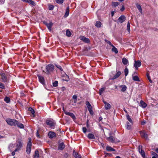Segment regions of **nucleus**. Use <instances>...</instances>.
Masks as SVG:
<instances>
[{
	"mask_svg": "<svg viewBox=\"0 0 158 158\" xmlns=\"http://www.w3.org/2000/svg\"><path fill=\"white\" fill-rule=\"evenodd\" d=\"M48 136L50 139H53V138L56 137V134L54 132L50 131L48 132Z\"/></svg>",
	"mask_w": 158,
	"mask_h": 158,
	"instance_id": "nucleus-13",
	"label": "nucleus"
},
{
	"mask_svg": "<svg viewBox=\"0 0 158 158\" xmlns=\"http://www.w3.org/2000/svg\"><path fill=\"white\" fill-rule=\"evenodd\" d=\"M44 23L45 24V25L47 26L48 29L50 31H51V29L52 26L53 25V23L52 22H50L49 23H48L46 22H44Z\"/></svg>",
	"mask_w": 158,
	"mask_h": 158,
	"instance_id": "nucleus-17",
	"label": "nucleus"
},
{
	"mask_svg": "<svg viewBox=\"0 0 158 158\" xmlns=\"http://www.w3.org/2000/svg\"><path fill=\"white\" fill-rule=\"evenodd\" d=\"M18 123L16 124V126L20 128H23L24 127V126L23 124L21 123H19V122L17 121Z\"/></svg>",
	"mask_w": 158,
	"mask_h": 158,
	"instance_id": "nucleus-29",
	"label": "nucleus"
},
{
	"mask_svg": "<svg viewBox=\"0 0 158 158\" xmlns=\"http://www.w3.org/2000/svg\"><path fill=\"white\" fill-rule=\"evenodd\" d=\"M105 89L106 88L105 87L102 88L100 89L99 91V94L101 95Z\"/></svg>",
	"mask_w": 158,
	"mask_h": 158,
	"instance_id": "nucleus-34",
	"label": "nucleus"
},
{
	"mask_svg": "<svg viewBox=\"0 0 158 158\" xmlns=\"http://www.w3.org/2000/svg\"><path fill=\"white\" fill-rule=\"evenodd\" d=\"M54 66L52 64H49L46 67V69L47 72L46 74H49L52 72L54 70Z\"/></svg>",
	"mask_w": 158,
	"mask_h": 158,
	"instance_id": "nucleus-2",
	"label": "nucleus"
},
{
	"mask_svg": "<svg viewBox=\"0 0 158 158\" xmlns=\"http://www.w3.org/2000/svg\"><path fill=\"white\" fill-rule=\"evenodd\" d=\"M119 87L122 88V89H121V91L123 92H124L127 89V86L125 85H120Z\"/></svg>",
	"mask_w": 158,
	"mask_h": 158,
	"instance_id": "nucleus-25",
	"label": "nucleus"
},
{
	"mask_svg": "<svg viewBox=\"0 0 158 158\" xmlns=\"http://www.w3.org/2000/svg\"><path fill=\"white\" fill-rule=\"evenodd\" d=\"M82 130L84 133H85L87 131V129L85 127H83Z\"/></svg>",
	"mask_w": 158,
	"mask_h": 158,
	"instance_id": "nucleus-52",
	"label": "nucleus"
},
{
	"mask_svg": "<svg viewBox=\"0 0 158 158\" xmlns=\"http://www.w3.org/2000/svg\"><path fill=\"white\" fill-rule=\"evenodd\" d=\"M17 151H15V150L12 152V153H11L12 155V156H14L15 154V152Z\"/></svg>",
	"mask_w": 158,
	"mask_h": 158,
	"instance_id": "nucleus-58",
	"label": "nucleus"
},
{
	"mask_svg": "<svg viewBox=\"0 0 158 158\" xmlns=\"http://www.w3.org/2000/svg\"><path fill=\"white\" fill-rule=\"evenodd\" d=\"M80 39L85 42L88 43L90 42V40L89 39L86 38L83 36H81Z\"/></svg>",
	"mask_w": 158,
	"mask_h": 158,
	"instance_id": "nucleus-10",
	"label": "nucleus"
},
{
	"mask_svg": "<svg viewBox=\"0 0 158 158\" xmlns=\"http://www.w3.org/2000/svg\"><path fill=\"white\" fill-rule=\"evenodd\" d=\"M155 151L156 152H157V153H158V148H156L155 149Z\"/></svg>",
	"mask_w": 158,
	"mask_h": 158,
	"instance_id": "nucleus-63",
	"label": "nucleus"
},
{
	"mask_svg": "<svg viewBox=\"0 0 158 158\" xmlns=\"http://www.w3.org/2000/svg\"><path fill=\"white\" fill-rule=\"evenodd\" d=\"M28 110H29V111H30L31 112V113L33 114V117H35V115L34 114L35 111L34 110V109H32L31 107H30L28 108Z\"/></svg>",
	"mask_w": 158,
	"mask_h": 158,
	"instance_id": "nucleus-32",
	"label": "nucleus"
},
{
	"mask_svg": "<svg viewBox=\"0 0 158 158\" xmlns=\"http://www.w3.org/2000/svg\"><path fill=\"white\" fill-rule=\"evenodd\" d=\"M125 17L123 15H122L118 18L117 21L119 22L120 23H122L125 21Z\"/></svg>",
	"mask_w": 158,
	"mask_h": 158,
	"instance_id": "nucleus-12",
	"label": "nucleus"
},
{
	"mask_svg": "<svg viewBox=\"0 0 158 158\" xmlns=\"http://www.w3.org/2000/svg\"><path fill=\"white\" fill-rule=\"evenodd\" d=\"M114 11H112L111 12V16L112 17L114 15Z\"/></svg>",
	"mask_w": 158,
	"mask_h": 158,
	"instance_id": "nucleus-60",
	"label": "nucleus"
},
{
	"mask_svg": "<svg viewBox=\"0 0 158 158\" xmlns=\"http://www.w3.org/2000/svg\"><path fill=\"white\" fill-rule=\"evenodd\" d=\"M127 30L129 33L130 32V24L129 22H128L127 26Z\"/></svg>",
	"mask_w": 158,
	"mask_h": 158,
	"instance_id": "nucleus-45",
	"label": "nucleus"
},
{
	"mask_svg": "<svg viewBox=\"0 0 158 158\" xmlns=\"http://www.w3.org/2000/svg\"><path fill=\"white\" fill-rule=\"evenodd\" d=\"M131 125L128 122L127 123V128L128 130H130L131 129Z\"/></svg>",
	"mask_w": 158,
	"mask_h": 158,
	"instance_id": "nucleus-39",
	"label": "nucleus"
},
{
	"mask_svg": "<svg viewBox=\"0 0 158 158\" xmlns=\"http://www.w3.org/2000/svg\"><path fill=\"white\" fill-rule=\"evenodd\" d=\"M121 74V72L120 71H118L117 72L116 74L114 76V77L110 78L109 80H114L118 78L120 75Z\"/></svg>",
	"mask_w": 158,
	"mask_h": 158,
	"instance_id": "nucleus-18",
	"label": "nucleus"
},
{
	"mask_svg": "<svg viewBox=\"0 0 158 158\" xmlns=\"http://www.w3.org/2000/svg\"><path fill=\"white\" fill-rule=\"evenodd\" d=\"M72 98L74 99L77 100V96L76 95H74L73 96Z\"/></svg>",
	"mask_w": 158,
	"mask_h": 158,
	"instance_id": "nucleus-56",
	"label": "nucleus"
},
{
	"mask_svg": "<svg viewBox=\"0 0 158 158\" xmlns=\"http://www.w3.org/2000/svg\"><path fill=\"white\" fill-rule=\"evenodd\" d=\"M1 75L2 77V81L6 82L8 81V78L4 73H2L1 74Z\"/></svg>",
	"mask_w": 158,
	"mask_h": 158,
	"instance_id": "nucleus-15",
	"label": "nucleus"
},
{
	"mask_svg": "<svg viewBox=\"0 0 158 158\" xmlns=\"http://www.w3.org/2000/svg\"><path fill=\"white\" fill-rule=\"evenodd\" d=\"M151 154L152 155L154 156H156L157 154L156 153L153 151L151 152Z\"/></svg>",
	"mask_w": 158,
	"mask_h": 158,
	"instance_id": "nucleus-53",
	"label": "nucleus"
},
{
	"mask_svg": "<svg viewBox=\"0 0 158 158\" xmlns=\"http://www.w3.org/2000/svg\"><path fill=\"white\" fill-rule=\"evenodd\" d=\"M5 87L4 85L2 83L0 82V88L2 89H4Z\"/></svg>",
	"mask_w": 158,
	"mask_h": 158,
	"instance_id": "nucleus-51",
	"label": "nucleus"
},
{
	"mask_svg": "<svg viewBox=\"0 0 158 158\" xmlns=\"http://www.w3.org/2000/svg\"><path fill=\"white\" fill-rule=\"evenodd\" d=\"M63 110L64 111V113L65 114L70 116L73 120H75L76 119V118L73 113L68 112L67 111H65L64 110V108H63Z\"/></svg>",
	"mask_w": 158,
	"mask_h": 158,
	"instance_id": "nucleus-6",
	"label": "nucleus"
},
{
	"mask_svg": "<svg viewBox=\"0 0 158 158\" xmlns=\"http://www.w3.org/2000/svg\"><path fill=\"white\" fill-rule=\"evenodd\" d=\"M104 153L106 155H107L109 156H111L112 155V154L110 153H106L105 152H104Z\"/></svg>",
	"mask_w": 158,
	"mask_h": 158,
	"instance_id": "nucleus-57",
	"label": "nucleus"
},
{
	"mask_svg": "<svg viewBox=\"0 0 158 158\" xmlns=\"http://www.w3.org/2000/svg\"><path fill=\"white\" fill-rule=\"evenodd\" d=\"M147 78H148V80H149V81L150 82L152 83V80L151 79V78H150V77L149 74L148 73H147Z\"/></svg>",
	"mask_w": 158,
	"mask_h": 158,
	"instance_id": "nucleus-49",
	"label": "nucleus"
},
{
	"mask_svg": "<svg viewBox=\"0 0 158 158\" xmlns=\"http://www.w3.org/2000/svg\"><path fill=\"white\" fill-rule=\"evenodd\" d=\"M122 61L123 64L125 65L128 63V60L125 58H123L122 59Z\"/></svg>",
	"mask_w": 158,
	"mask_h": 158,
	"instance_id": "nucleus-33",
	"label": "nucleus"
},
{
	"mask_svg": "<svg viewBox=\"0 0 158 158\" xmlns=\"http://www.w3.org/2000/svg\"><path fill=\"white\" fill-rule=\"evenodd\" d=\"M124 72L125 76H127L128 73V69L127 68H126L124 69Z\"/></svg>",
	"mask_w": 158,
	"mask_h": 158,
	"instance_id": "nucleus-40",
	"label": "nucleus"
},
{
	"mask_svg": "<svg viewBox=\"0 0 158 158\" xmlns=\"http://www.w3.org/2000/svg\"><path fill=\"white\" fill-rule=\"evenodd\" d=\"M73 156L76 158H81V156L78 153L75 152V150H74L73 153Z\"/></svg>",
	"mask_w": 158,
	"mask_h": 158,
	"instance_id": "nucleus-20",
	"label": "nucleus"
},
{
	"mask_svg": "<svg viewBox=\"0 0 158 158\" xmlns=\"http://www.w3.org/2000/svg\"><path fill=\"white\" fill-rule=\"evenodd\" d=\"M32 143L31 140H29L27 143L26 148V152L28 154H30L31 152Z\"/></svg>",
	"mask_w": 158,
	"mask_h": 158,
	"instance_id": "nucleus-4",
	"label": "nucleus"
},
{
	"mask_svg": "<svg viewBox=\"0 0 158 158\" xmlns=\"http://www.w3.org/2000/svg\"><path fill=\"white\" fill-rule=\"evenodd\" d=\"M37 76L38 78L39 81L43 85H44L45 81L44 77L40 74H37Z\"/></svg>",
	"mask_w": 158,
	"mask_h": 158,
	"instance_id": "nucleus-5",
	"label": "nucleus"
},
{
	"mask_svg": "<svg viewBox=\"0 0 158 158\" xmlns=\"http://www.w3.org/2000/svg\"><path fill=\"white\" fill-rule=\"evenodd\" d=\"M46 123L52 128H54L55 125V123L54 122L49 120H47L46 121Z\"/></svg>",
	"mask_w": 158,
	"mask_h": 158,
	"instance_id": "nucleus-7",
	"label": "nucleus"
},
{
	"mask_svg": "<svg viewBox=\"0 0 158 158\" xmlns=\"http://www.w3.org/2000/svg\"><path fill=\"white\" fill-rule=\"evenodd\" d=\"M140 103L141 106L143 108H145L147 106V104L142 100L140 101Z\"/></svg>",
	"mask_w": 158,
	"mask_h": 158,
	"instance_id": "nucleus-30",
	"label": "nucleus"
},
{
	"mask_svg": "<svg viewBox=\"0 0 158 158\" xmlns=\"http://www.w3.org/2000/svg\"><path fill=\"white\" fill-rule=\"evenodd\" d=\"M102 119V117H100L99 118V119H98V120H99V121L100 122V121H101Z\"/></svg>",
	"mask_w": 158,
	"mask_h": 158,
	"instance_id": "nucleus-62",
	"label": "nucleus"
},
{
	"mask_svg": "<svg viewBox=\"0 0 158 158\" xmlns=\"http://www.w3.org/2000/svg\"><path fill=\"white\" fill-rule=\"evenodd\" d=\"M133 80L134 81H140L139 78L137 76H135L133 77Z\"/></svg>",
	"mask_w": 158,
	"mask_h": 158,
	"instance_id": "nucleus-35",
	"label": "nucleus"
},
{
	"mask_svg": "<svg viewBox=\"0 0 158 158\" xmlns=\"http://www.w3.org/2000/svg\"><path fill=\"white\" fill-rule=\"evenodd\" d=\"M36 136H37V137H40V134H39V131H38V130L36 132Z\"/></svg>",
	"mask_w": 158,
	"mask_h": 158,
	"instance_id": "nucleus-59",
	"label": "nucleus"
},
{
	"mask_svg": "<svg viewBox=\"0 0 158 158\" xmlns=\"http://www.w3.org/2000/svg\"><path fill=\"white\" fill-rule=\"evenodd\" d=\"M140 134L142 137L147 139H148V135L144 131H140Z\"/></svg>",
	"mask_w": 158,
	"mask_h": 158,
	"instance_id": "nucleus-9",
	"label": "nucleus"
},
{
	"mask_svg": "<svg viewBox=\"0 0 158 158\" xmlns=\"http://www.w3.org/2000/svg\"><path fill=\"white\" fill-rule=\"evenodd\" d=\"M113 48H112V51L114 52L115 53H117L118 52V51L117 48H116L114 46L112 47Z\"/></svg>",
	"mask_w": 158,
	"mask_h": 158,
	"instance_id": "nucleus-38",
	"label": "nucleus"
},
{
	"mask_svg": "<svg viewBox=\"0 0 158 158\" xmlns=\"http://www.w3.org/2000/svg\"><path fill=\"white\" fill-rule=\"evenodd\" d=\"M15 147V144H10L9 147V148L10 150V151H12V148H14Z\"/></svg>",
	"mask_w": 158,
	"mask_h": 158,
	"instance_id": "nucleus-46",
	"label": "nucleus"
},
{
	"mask_svg": "<svg viewBox=\"0 0 158 158\" xmlns=\"http://www.w3.org/2000/svg\"><path fill=\"white\" fill-rule=\"evenodd\" d=\"M141 123L142 125H144L145 123V122L144 121H143L141 122Z\"/></svg>",
	"mask_w": 158,
	"mask_h": 158,
	"instance_id": "nucleus-64",
	"label": "nucleus"
},
{
	"mask_svg": "<svg viewBox=\"0 0 158 158\" xmlns=\"http://www.w3.org/2000/svg\"><path fill=\"white\" fill-rule=\"evenodd\" d=\"M106 150L108 151H114L115 150L110 146H107Z\"/></svg>",
	"mask_w": 158,
	"mask_h": 158,
	"instance_id": "nucleus-27",
	"label": "nucleus"
},
{
	"mask_svg": "<svg viewBox=\"0 0 158 158\" xmlns=\"http://www.w3.org/2000/svg\"><path fill=\"white\" fill-rule=\"evenodd\" d=\"M22 144L21 142L20 141H19L17 143L16 145V148L15 149V151H18L20 150L21 148L22 147Z\"/></svg>",
	"mask_w": 158,
	"mask_h": 158,
	"instance_id": "nucleus-11",
	"label": "nucleus"
},
{
	"mask_svg": "<svg viewBox=\"0 0 158 158\" xmlns=\"http://www.w3.org/2000/svg\"><path fill=\"white\" fill-rule=\"evenodd\" d=\"M48 9L50 10H52L54 7V6L52 5H48Z\"/></svg>",
	"mask_w": 158,
	"mask_h": 158,
	"instance_id": "nucleus-42",
	"label": "nucleus"
},
{
	"mask_svg": "<svg viewBox=\"0 0 158 158\" xmlns=\"http://www.w3.org/2000/svg\"><path fill=\"white\" fill-rule=\"evenodd\" d=\"M124 8L123 6L121 8V9L120 10L121 11H123L124 10Z\"/></svg>",
	"mask_w": 158,
	"mask_h": 158,
	"instance_id": "nucleus-61",
	"label": "nucleus"
},
{
	"mask_svg": "<svg viewBox=\"0 0 158 158\" xmlns=\"http://www.w3.org/2000/svg\"><path fill=\"white\" fill-rule=\"evenodd\" d=\"M58 84V82L57 81H55L53 83V85L54 87H56L57 86Z\"/></svg>",
	"mask_w": 158,
	"mask_h": 158,
	"instance_id": "nucleus-48",
	"label": "nucleus"
},
{
	"mask_svg": "<svg viewBox=\"0 0 158 158\" xmlns=\"http://www.w3.org/2000/svg\"><path fill=\"white\" fill-rule=\"evenodd\" d=\"M6 121L7 123L10 126H16V124L18 123L17 120L10 118H7Z\"/></svg>",
	"mask_w": 158,
	"mask_h": 158,
	"instance_id": "nucleus-1",
	"label": "nucleus"
},
{
	"mask_svg": "<svg viewBox=\"0 0 158 158\" xmlns=\"http://www.w3.org/2000/svg\"><path fill=\"white\" fill-rule=\"evenodd\" d=\"M119 3L118 2H113L112 5L114 7L117 6L119 5Z\"/></svg>",
	"mask_w": 158,
	"mask_h": 158,
	"instance_id": "nucleus-43",
	"label": "nucleus"
},
{
	"mask_svg": "<svg viewBox=\"0 0 158 158\" xmlns=\"http://www.w3.org/2000/svg\"><path fill=\"white\" fill-rule=\"evenodd\" d=\"M86 104L87 107V108L89 111L90 114L93 115L94 114V112L92 110V107L89 102L88 101L86 102Z\"/></svg>",
	"mask_w": 158,
	"mask_h": 158,
	"instance_id": "nucleus-3",
	"label": "nucleus"
},
{
	"mask_svg": "<svg viewBox=\"0 0 158 158\" xmlns=\"http://www.w3.org/2000/svg\"><path fill=\"white\" fill-rule=\"evenodd\" d=\"M55 1L56 2L60 4L63 3L64 2L63 0H55Z\"/></svg>",
	"mask_w": 158,
	"mask_h": 158,
	"instance_id": "nucleus-44",
	"label": "nucleus"
},
{
	"mask_svg": "<svg viewBox=\"0 0 158 158\" xmlns=\"http://www.w3.org/2000/svg\"><path fill=\"white\" fill-rule=\"evenodd\" d=\"M25 2H28L33 6H35V3L34 2L31 0H26Z\"/></svg>",
	"mask_w": 158,
	"mask_h": 158,
	"instance_id": "nucleus-37",
	"label": "nucleus"
},
{
	"mask_svg": "<svg viewBox=\"0 0 158 158\" xmlns=\"http://www.w3.org/2000/svg\"><path fill=\"white\" fill-rule=\"evenodd\" d=\"M142 146L141 145H139L138 147V150H139V151H140V150H142Z\"/></svg>",
	"mask_w": 158,
	"mask_h": 158,
	"instance_id": "nucleus-54",
	"label": "nucleus"
},
{
	"mask_svg": "<svg viewBox=\"0 0 158 158\" xmlns=\"http://www.w3.org/2000/svg\"><path fill=\"white\" fill-rule=\"evenodd\" d=\"M136 6L139 12L141 14H142V10L141 6L138 3H136Z\"/></svg>",
	"mask_w": 158,
	"mask_h": 158,
	"instance_id": "nucleus-23",
	"label": "nucleus"
},
{
	"mask_svg": "<svg viewBox=\"0 0 158 158\" xmlns=\"http://www.w3.org/2000/svg\"><path fill=\"white\" fill-rule=\"evenodd\" d=\"M106 42L107 43L109 44L112 47H113V44H112L110 42V41H106Z\"/></svg>",
	"mask_w": 158,
	"mask_h": 158,
	"instance_id": "nucleus-55",
	"label": "nucleus"
},
{
	"mask_svg": "<svg viewBox=\"0 0 158 158\" xmlns=\"http://www.w3.org/2000/svg\"><path fill=\"white\" fill-rule=\"evenodd\" d=\"M33 158H39L40 156L39 152L38 150H36L34 154L33 155Z\"/></svg>",
	"mask_w": 158,
	"mask_h": 158,
	"instance_id": "nucleus-21",
	"label": "nucleus"
},
{
	"mask_svg": "<svg viewBox=\"0 0 158 158\" xmlns=\"http://www.w3.org/2000/svg\"><path fill=\"white\" fill-rule=\"evenodd\" d=\"M107 140L112 143H114L115 141V138L112 136L107 138Z\"/></svg>",
	"mask_w": 158,
	"mask_h": 158,
	"instance_id": "nucleus-19",
	"label": "nucleus"
},
{
	"mask_svg": "<svg viewBox=\"0 0 158 158\" xmlns=\"http://www.w3.org/2000/svg\"><path fill=\"white\" fill-rule=\"evenodd\" d=\"M126 116L128 120L132 124H133V121L131 118H130L129 115L128 114H127L126 115Z\"/></svg>",
	"mask_w": 158,
	"mask_h": 158,
	"instance_id": "nucleus-31",
	"label": "nucleus"
},
{
	"mask_svg": "<svg viewBox=\"0 0 158 158\" xmlns=\"http://www.w3.org/2000/svg\"><path fill=\"white\" fill-rule=\"evenodd\" d=\"M69 76L66 75V77H65V79H63V80L64 81H69Z\"/></svg>",
	"mask_w": 158,
	"mask_h": 158,
	"instance_id": "nucleus-47",
	"label": "nucleus"
},
{
	"mask_svg": "<svg viewBox=\"0 0 158 158\" xmlns=\"http://www.w3.org/2000/svg\"><path fill=\"white\" fill-rule=\"evenodd\" d=\"M4 101L7 103H9L10 101V98L8 97H6L4 99Z\"/></svg>",
	"mask_w": 158,
	"mask_h": 158,
	"instance_id": "nucleus-36",
	"label": "nucleus"
},
{
	"mask_svg": "<svg viewBox=\"0 0 158 158\" xmlns=\"http://www.w3.org/2000/svg\"><path fill=\"white\" fill-rule=\"evenodd\" d=\"M139 153L141 154L143 158H146V157L145 156V153L144 151L142 150H140V151H139Z\"/></svg>",
	"mask_w": 158,
	"mask_h": 158,
	"instance_id": "nucleus-28",
	"label": "nucleus"
},
{
	"mask_svg": "<svg viewBox=\"0 0 158 158\" xmlns=\"http://www.w3.org/2000/svg\"><path fill=\"white\" fill-rule=\"evenodd\" d=\"M103 102L105 104V107L106 110H108L110 108L111 106L109 103H107L104 100H103Z\"/></svg>",
	"mask_w": 158,
	"mask_h": 158,
	"instance_id": "nucleus-16",
	"label": "nucleus"
},
{
	"mask_svg": "<svg viewBox=\"0 0 158 158\" xmlns=\"http://www.w3.org/2000/svg\"><path fill=\"white\" fill-rule=\"evenodd\" d=\"M102 24V23L100 21H97L95 23V26L99 28L101 27Z\"/></svg>",
	"mask_w": 158,
	"mask_h": 158,
	"instance_id": "nucleus-26",
	"label": "nucleus"
},
{
	"mask_svg": "<svg viewBox=\"0 0 158 158\" xmlns=\"http://www.w3.org/2000/svg\"><path fill=\"white\" fill-rule=\"evenodd\" d=\"M65 146L64 143L62 142L58 143V149L60 150H63L65 148Z\"/></svg>",
	"mask_w": 158,
	"mask_h": 158,
	"instance_id": "nucleus-8",
	"label": "nucleus"
},
{
	"mask_svg": "<svg viewBox=\"0 0 158 158\" xmlns=\"http://www.w3.org/2000/svg\"><path fill=\"white\" fill-rule=\"evenodd\" d=\"M66 34L67 36L70 37L71 35V33L69 30L68 29L66 31Z\"/></svg>",
	"mask_w": 158,
	"mask_h": 158,
	"instance_id": "nucleus-41",
	"label": "nucleus"
},
{
	"mask_svg": "<svg viewBox=\"0 0 158 158\" xmlns=\"http://www.w3.org/2000/svg\"><path fill=\"white\" fill-rule=\"evenodd\" d=\"M56 66L59 69L60 71H63V69L61 67V66L59 65H56Z\"/></svg>",
	"mask_w": 158,
	"mask_h": 158,
	"instance_id": "nucleus-50",
	"label": "nucleus"
},
{
	"mask_svg": "<svg viewBox=\"0 0 158 158\" xmlns=\"http://www.w3.org/2000/svg\"><path fill=\"white\" fill-rule=\"evenodd\" d=\"M69 14V7L68 6L66 10V12L64 15V17H67Z\"/></svg>",
	"mask_w": 158,
	"mask_h": 158,
	"instance_id": "nucleus-24",
	"label": "nucleus"
},
{
	"mask_svg": "<svg viewBox=\"0 0 158 158\" xmlns=\"http://www.w3.org/2000/svg\"><path fill=\"white\" fill-rule=\"evenodd\" d=\"M88 138L89 139H95V137L94 135L91 133H89L87 135Z\"/></svg>",
	"mask_w": 158,
	"mask_h": 158,
	"instance_id": "nucleus-22",
	"label": "nucleus"
},
{
	"mask_svg": "<svg viewBox=\"0 0 158 158\" xmlns=\"http://www.w3.org/2000/svg\"><path fill=\"white\" fill-rule=\"evenodd\" d=\"M141 65V62L139 60L135 61L134 64V66L136 69H138V67H140Z\"/></svg>",
	"mask_w": 158,
	"mask_h": 158,
	"instance_id": "nucleus-14",
	"label": "nucleus"
}]
</instances>
